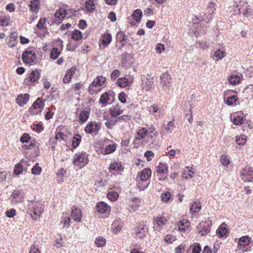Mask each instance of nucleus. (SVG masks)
I'll return each mask as SVG.
<instances>
[{"instance_id":"052dcab7","label":"nucleus","mask_w":253,"mask_h":253,"mask_svg":"<svg viewBox=\"0 0 253 253\" xmlns=\"http://www.w3.org/2000/svg\"><path fill=\"white\" fill-rule=\"evenodd\" d=\"M159 111V108L156 105H153L149 107V111L152 114L158 113Z\"/></svg>"},{"instance_id":"f03ea898","label":"nucleus","mask_w":253,"mask_h":253,"mask_svg":"<svg viewBox=\"0 0 253 253\" xmlns=\"http://www.w3.org/2000/svg\"><path fill=\"white\" fill-rule=\"evenodd\" d=\"M215 4L213 2L209 3L204 13V16L202 18V20L209 23L213 18L215 8L214 7Z\"/></svg>"},{"instance_id":"6e6552de","label":"nucleus","mask_w":253,"mask_h":253,"mask_svg":"<svg viewBox=\"0 0 253 253\" xmlns=\"http://www.w3.org/2000/svg\"><path fill=\"white\" fill-rule=\"evenodd\" d=\"M241 177L244 181H252L253 180V170L251 168H245L241 172Z\"/></svg>"},{"instance_id":"39448f33","label":"nucleus","mask_w":253,"mask_h":253,"mask_svg":"<svg viewBox=\"0 0 253 253\" xmlns=\"http://www.w3.org/2000/svg\"><path fill=\"white\" fill-rule=\"evenodd\" d=\"M36 57V53L31 50H26L22 54V60L26 64L32 63L35 61Z\"/></svg>"},{"instance_id":"bf43d9fd","label":"nucleus","mask_w":253,"mask_h":253,"mask_svg":"<svg viewBox=\"0 0 253 253\" xmlns=\"http://www.w3.org/2000/svg\"><path fill=\"white\" fill-rule=\"evenodd\" d=\"M67 213H63L62 221L61 222H63L65 225H70L71 218L70 217L67 216Z\"/></svg>"},{"instance_id":"9b49d317","label":"nucleus","mask_w":253,"mask_h":253,"mask_svg":"<svg viewBox=\"0 0 253 253\" xmlns=\"http://www.w3.org/2000/svg\"><path fill=\"white\" fill-rule=\"evenodd\" d=\"M71 215L76 221H81L82 214L81 210L78 207L74 206L72 208Z\"/></svg>"},{"instance_id":"8fccbe9b","label":"nucleus","mask_w":253,"mask_h":253,"mask_svg":"<svg viewBox=\"0 0 253 253\" xmlns=\"http://www.w3.org/2000/svg\"><path fill=\"white\" fill-rule=\"evenodd\" d=\"M117 118L108 120L105 123V126L108 128L111 129L117 122Z\"/></svg>"},{"instance_id":"37998d69","label":"nucleus","mask_w":253,"mask_h":253,"mask_svg":"<svg viewBox=\"0 0 253 253\" xmlns=\"http://www.w3.org/2000/svg\"><path fill=\"white\" fill-rule=\"evenodd\" d=\"M60 52L57 47H53L50 53V58L55 60L59 56Z\"/></svg>"},{"instance_id":"412c9836","label":"nucleus","mask_w":253,"mask_h":253,"mask_svg":"<svg viewBox=\"0 0 253 253\" xmlns=\"http://www.w3.org/2000/svg\"><path fill=\"white\" fill-rule=\"evenodd\" d=\"M117 41L122 43V46L125 45V43L123 42H126L128 39V37L126 35L123 31H119L118 32L116 37Z\"/></svg>"},{"instance_id":"79ce46f5","label":"nucleus","mask_w":253,"mask_h":253,"mask_svg":"<svg viewBox=\"0 0 253 253\" xmlns=\"http://www.w3.org/2000/svg\"><path fill=\"white\" fill-rule=\"evenodd\" d=\"M46 22V18H40L36 25V27L40 30L46 29V27H45Z\"/></svg>"},{"instance_id":"7ed1b4c3","label":"nucleus","mask_w":253,"mask_h":253,"mask_svg":"<svg viewBox=\"0 0 253 253\" xmlns=\"http://www.w3.org/2000/svg\"><path fill=\"white\" fill-rule=\"evenodd\" d=\"M160 87L164 92L169 91L170 87L171 77L168 73H164L160 76Z\"/></svg>"},{"instance_id":"a211bd4d","label":"nucleus","mask_w":253,"mask_h":253,"mask_svg":"<svg viewBox=\"0 0 253 253\" xmlns=\"http://www.w3.org/2000/svg\"><path fill=\"white\" fill-rule=\"evenodd\" d=\"M168 167L167 164L163 163H160L156 170L157 173L168 174Z\"/></svg>"},{"instance_id":"473e14b6","label":"nucleus","mask_w":253,"mask_h":253,"mask_svg":"<svg viewBox=\"0 0 253 253\" xmlns=\"http://www.w3.org/2000/svg\"><path fill=\"white\" fill-rule=\"evenodd\" d=\"M132 16L137 22H139L142 16V12L141 10L137 9L133 12Z\"/></svg>"},{"instance_id":"6ab92c4d","label":"nucleus","mask_w":253,"mask_h":253,"mask_svg":"<svg viewBox=\"0 0 253 253\" xmlns=\"http://www.w3.org/2000/svg\"><path fill=\"white\" fill-rule=\"evenodd\" d=\"M147 133L148 132L146 128L141 127L136 132L135 140H140V139L144 138L147 135Z\"/></svg>"},{"instance_id":"72a5a7b5","label":"nucleus","mask_w":253,"mask_h":253,"mask_svg":"<svg viewBox=\"0 0 253 253\" xmlns=\"http://www.w3.org/2000/svg\"><path fill=\"white\" fill-rule=\"evenodd\" d=\"M201 209V206L198 202H194L190 206V211L194 213H198Z\"/></svg>"},{"instance_id":"0eeeda50","label":"nucleus","mask_w":253,"mask_h":253,"mask_svg":"<svg viewBox=\"0 0 253 253\" xmlns=\"http://www.w3.org/2000/svg\"><path fill=\"white\" fill-rule=\"evenodd\" d=\"M251 238L248 236L241 237L239 239L238 247L242 251H247L250 247Z\"/></svg>"},{"instance_id":"c03bdc74","label":"nucleus","mask_w":253,"mask_h":253,"mask_svg":"<svg viewBox=\"0 0 253 253\" xmlns=\"http://www.w3.org/2000/svg\"><path fill=\"white\" fill-rule=\"evenodd\" d=\"M89 117V112L87 111H82L79 115V120L81 122H85Z\"/></svg>"},{"instance_id":"dca6fc26","label":"nucleus","mask_w":253,"mask_h":253,"mask_svg":"<svg viewBox=\"0 0 253 253\" xmlns=\"http://www.w3.org/2000/svg\"><path fill=\"white\" fill-rule=\"evenodd\" d=\"M44 103L43 101L42 98H38L36 101L33 103L32 106L30 108L29 111H31L33 109H39L43 108Z\"/></svg>"},{"instance_id":"9d476101","label":"nucleus","mask_w":253,"mask_h":253,"mask_svg":"<svg viewBox=\"0 0 253 253\" xmlns=\"http://www.w3.org/2000/svg\"><path fill=\"white\" fill-rule=\"evenodd\" d=\"M73 163L74 165H79L80 163L85 165L87 164L88 163V159L86 157L85 153L76 154Z\"/></svg>"},{"instance_id":"423d86ee","label":"nucleus","mask_w":253,"mask_h":253,"mask_svg":"<svg viewBox=\"0 0 253 253\" xmlns=\"http://www.w3.org/2000/svg\"><path fill=\"white\" fill-rule=\"evenodd\" d=\"M141 87L146 91L151 90L154 87V81L152 78H148L144 76L141 78Z\"/></svg>"},{"instance_id":"1a4fd4ad","label":"nucleus","mask_w":253,"mask_h":253,"mask_svg":"<svg viewBox=\"0 0 253 253\" xmlns=\"http://www.w3.org/2000/svg\"><path fill=\"white\" fill-rule=\"evenodd\" d=\"M101 126L100 123H97L94 122H89L85 127V131L86 133L91 134L93 132L97 133L100 129Z\"/></svg>"},{"instance_id":"de8ad7c7","label":"nucleus","mask_w":253,"mask_h":253,"mask_svg":"<svg viewBox=\"0 0 253 253\" xmlns=\"http://www.w3.org/2000/svg\"><path fill=\"white\" fill-rule=\"evenodd\" d=\"M158 136V132H153L152 133L147 134V138L152 143L155 142Z\"/></svg>"},{"instance_id":"4d7b16f0","label":"nucleus","mask_w":253,"mask_h":253,"mask_svg":"<svg viewBox=\"0 0 253 253\" xmlns=\"http://www.w3.org/2000/svg\"><path fill=\"white\" fill-rule=\"evenodd\" d=\"M220 161L221 163L226 166L229 164V160L227 156L222 155L221 156L220 158Z\"/></svg>"},{"instance_id":"a19ab883","label":"nucleus","mask_w":253,"mask_h":253,"mask_svg":"<svg viewBox=\"0 0 253 253\" xmlns=\"http://www.w3.org/2000/svg\"><path fill=\"white\" fill-rule=\"evenodd\" d=\"M246 138L245 135L242 134L239 137H236V142L239 145H243L246 142Z\"/></svg>"},{"instance_id":"c85d7f7f","label":"nucleus","mask_w":253,"mask_h":253,"mask_svg":"<svg viewBox=\"0 0 253 253\" xmlns=\"http://www.w3.org/2000/svg\"><path fill=\"white\" fill-rule=\"evenodd\" d=\"M227 232V229L221 224L216 230V233L219 237H223Z\"/></svg>"},{"instance_id":"2eb2a0df","label":"nucleus","mask_w":253,"mask_h":253,"mask_svg":"<svg viewBox=\"0 0 253 253\" xmlns=\"http://www.w3.org/2000/svg\"><path fill=\"white\" fill-rule=\"evenodd\" d=\"M110 112L111 116L113 118H115L123 113V109H122L121 107L117 105L115 106H112V107L110 109Z\"/></svg>"},{"instance_id":"ddd939ff","label":"nucleus","mask_w":253,"mask_h":253,"mask_svg":"<svg viewBox=\"0 0 253 253\" xmlns=\"http://www.w3.org/2000/svg\"><path fill=\"white\" fill-rule=\"evenodd\" d=\"M29 99V94L25 93L19 95L16 99V103L20 106H23L25 105Z\"/></svg>"},{"instance_id":"864d4df0","label":"nucleus","mask_w":253,"mask_h":253,"mask_svg":"<svg viewBox=\"0 0 253 253\" xmlns=\"http://www.w3.org/2000/svg\"><path fill=\"white\" fill-rule=\"evenodd\" d=\"M116 146L115 145H109L105 149V154H109L114 152L116 150Z\"/></svg>"},{"instance_id":"5701e85b","label":"nucleus","mask_w":253,"mask_h":253,"mask_svg":"<svg viewBox=\"0 0 253 253\" xmlns=\"http://www.w3.org/2000/svg\"><path fill=\"white\" fill-rule=\"evenodd\" d=\"M167 219L164 217H158L154 220V224H157L161 228L167 223Z\"/></svg>"},{"instance_id":"aec40b11","label":"nucleus","mask_w":253,"mask_h":253,"mask_svg":"<svg viewBox=\"0 0 253 253\" xmlns=\"http://www.w3.org/2000/svg\"><path fill=\"white\" fill-rule=\"evenodd\" d=\"M242 80V75H232L229 78L230 84L235 85L239 84Z\"/></svg>"},{"instance_id":"774afa93","label":"nucleus","mask_w":253,"mask_h":253,"mask_svg":"<svg viewBox=\"0 0 253 253\" xmlns=\"http://www.w3.org/2000/svg\"><path fill=\"white\" fill-rule=\"evenodd\" d=\"M29 253H41V252L35 245H33L31 246Z\"/></svg>"},{"instance_id":"2f4dec72","label":"nucleus","mask_w":253,"mask_h":253,"mask_svg":"<svg viewBox=\"0 0 253 253\" xmlns=\"http://www.w3.org/2000/svg\"><path fill=\"white\" fill-rule=\"evenodd\" d=\"M237 100L238 97L235 95L227 97L226 99L224 98L225 103L228 105H233Z\"/></svg>"},{"instance_id":"603ef678","label":"nucleus","mask_w":253,"mask_h":253,"mask_svg":"<svg viewBox=\"0 0 253 253\" xmlns=\"http://www.w3.org/2000/svg\"><path fill=\"white\" fill-rule=\"evenodd\" d=\"M225 55L226 53L222 50H220V49L216 50L214 54V56L217 58V60L218 59H221L224 57H225Z\"/></svg>"},{"instance_id":"5fc2aeb1","label":"nucleus","mask_w":253,"mask_h":253,"mask_svg":"<svg viewBox=\"0 0 253 253\" xmlns=\"http://www.w3.org/2000/svg\"><path fill=\"white\" fill-rule=\"evenodd\" d=\"M23 172L22 165L20 164L15 165L14 169V173L16 175H19Z\"/></svg>"},{"instance_id":"58836bf2","label":"nucleus","mask_w":253,"mask_h":253,"mask_svg":"<svg viewBox=\"0 0 253 253\" xmlns=\"http://www.w3.org/2000/svg\"><path fill=\"white\" fill-rule=\"evenodd\" d=\"M117 84L119 86L125 87L128 85V81L126 78H121L117 80Z\"/></svg>"},{"instance_id":"e433bc0d","label":"nucleus","mask_w":253,"mask_h":253,"mask_svg":"<svg viewBox=\"0 0 253 253\" xmlns=\"http://www.w3.org/2000/svg\"><path fill=\"white\" fill-rule=\"evenodd\" d=\"M244 121L243 116L236 115L232 120V123L236 126H239L243 124Z\"/></svg>"},{"instance_id":"69168bd1","label":"nucleus","mask_w":253,"mask_h":253,"mask_svg":"<svg viewBox=\"0 0 253 253\" xmlns=\"http://www.w3.org/2000/svg\"><path fill=\"white\" fill-rule=\"evenodd\" d=\"M16 213L15 210L14 209H11L9 210H7L5 212V214L7 217L9 218L13 217Z\"/></svg>"},{"instance_id":"a878e982","label":"nucleus","mask_w":253,"mask_h":253,"mask_svg":"<svg viewBox=\"0 0 253 253\" xmlns=\"http://www.w3.org/2000/svg\"><path fill=\"white\" fill-rule=\"evenodd\" d=\"M106 81V78L103 76L97 77L92 83V85L95 86H99L102 85Z\"/></svg>"},{"instance_id":"393cba45","label":"nucleus","mask_w":253,"mask_h":253,"mask_svg":"<svg viewBox=\"0 0 253 253\" xmlns=\"http://www.w3.org/2000/svg\"><path fill=\"white\" fill-rule=\"evenodd\" d=\"M112 41V36L110 34L105 33L103 35V39L101 40V43L105 45H108Z\"/></svg>"},{"instance_id":"cd10ccee","label":"nucleus","mask_w":253,"mask_h":253,"mask_svg":"<svg viewBox=\"0 0 253 253\" xmlns=\"http://www.w3.org/2000/svg\"><path fill=\"white\" fill-rule=\"evenodd\" d=\"M189 222L187 220H183L180 221L179 224V230L184 232L186 229L188 228Z\"/></svg>"},{"instance_id":"20e7f679","label":"nucleus","mask_w":253,"mask_h":253,"mask_svg":"<svg viewBox=\"0 0 253 253\" xmlns=\"http://www.w3.org/2000/svg\"><path fill=\"white\" fill-rule=\"evenodd\" d=\"M148 231V229L143 225L141 224L139 226L137 227L134 229L133 234L135 236L136 239H143L146 237V233Z\"/></svg>"},{"instance_id":"6e6d98bb","label":"nucleus","mask_w":253,"mask_h":253,"mask_svg":"<svg viewBox=\"0 0 253 253\" xmlns=\"http://www.w3.org/2000/svg\"><path fill=\"white\" fill-rule=\"evenodd\" d=\"M243 13L244 16L249 17L253 14V10L249 7V6H248L246 9L243 10Z\"/></svg>"},{"instance_id":"e2e57ef3","label":"nucleus","mask_w":253,"mask_h":253,"mask_svg":"<svg viewBox=\"0 0 253 253\" xmlns=\"http://www.w3.org/2000/svg\"><path fill=\"white\" fill-rule=\"evenodd\" d=\"M30 139L29 134L27 133H24L23 135L21 137L20 141L22 142H28Z\"/></svg>"},{"instance_id":"a18cd8bd","label":"nucleus","mask_w":253,"mask_h":253,"mask_svg":"<svg viewBox=\"0 0 253 253\" xmlns=\"http://www.w3.org/2000/svg\"><path fill=\"white\" fill-rule=\"evenodd\" d=\"M107 197L111 201H115L118 198V194L115 191H109L107 194Z\"/></svg>"},{"instance_id":"ea45409f","label":"nucleus","mask_w":253,"mask_h":253,"mask_svg":"<svg viewBox=\"0 0 253 253\" xmlns=\"http://www.w3.org/2000/svg\"><path fill=\"white\" fill-rule=\"evenodd\" d=\"M95 244L97 247H102L106 244V239L102 237L96 239Z\"/></svg>"},{"instance_id":"c9c22d12","label":"nucleus","mask_w":253,"mask_h":253,"mask_svg":"<svg viewBox=\"0 0 253 253\" xmlns=\"http://www.w3.org/2000/svg\"><path fill=\"white\" fill-rule=\"evenodd\" d=\"M81 141V136L80 134H76L73 138L72 146L76 148L80 144Z\"/></svg>"},{"instance_id":"338daca9","label":"nucleus","mask_w":253,"mask_h":253,"mask_svg":"<svg viewBox=\"0 0 253 253\" xmlns=\"http://www.w3.org/2000/svg\"><path fill=\"white\" fill-rule=\"evenodd\" d=\"M165 240L167 243H172L175 240V238L171 235H167L165 237Z\"/></svg>"},{"instance_id":"09e8293b","label":"nucleus","mask_w":253,"mask_h":253,"mask_svg":"<svg viewBox=\"0 0 253 253\" xmlns=\"http://www.w3.org/2000/svg\"><path fill=\"white\" fill-rule=\"evenodd\" d=\"M42 169V168L39 167L38 163H36L32 169V173L35 175H39Z\"/></svg>"},{"instance_id":"f3484780","label":"nucleus","mask_w":253,"mask_h":253,"mask_svg":"<svg viewBox=\"0 0 253 253\" xmlns=\"http://www.w3.org/2000/svg\"><path fill=\"white\" fill-rule=\"evenodd\" d=\"M69 11L63 8H60L56 11L54 16L56 18L62 21L64 18H67V12Z\"/></svg>"},{"instance_id":"680f3d73","label":"nucleus","mask_w":253,"mask_h":253,"mask_svg":"<svg viewBox=\"0 0 253 253\" xmlns=\"http://www.w3.org/2000/svg\"><path fill=\"white\" fill-rule=\"evenodd\" d=\"M126 97L127 95L125 92H122L120 93L118 96L119 101H120L123 103L126 102Z\"/></svg>"},{"instance_id":"f704fd0d","label":"nucleus","mask_w":253,"mask_h":253,"mask_svg":"<svg viewBox=\"0 0 253 253\" xmlns=\"http://www.w3.org/2000/svg\"><path fill=\"white\" fill-rule=\"evenodd\" d=\"M83 38L82 32L78 30H75L72 34V39L75 41H79Z\"/></svg>"},{"instance_id":"4c0bfd02","label":"nucleus","mask_w":253,"mask_h":253,"mask_svg":"<svg viewBox=\"0 0 253 253\" xmlns=\"http://www.w3.org/2000/svg\"><path fill=\"white\" fill-rule=\"evenodd\" d=\"M110 97V93L108 92H105L102 94L101 96L99 102L103 104H106L108 103V101L109 100Z\"/></svg>"},{"instance_id":"7c9ffc66","label":"nucleus","mask_w":253,"mask_h":253,"mask_svg":"<svg viewBox=\"0 0 253 253\" xmlns=\"http://www.w3.org/2000/svg\"><path fill=\"white\" fill-rule=\"evenodd\" d=\"M109 169L111 170L114 171H122L124 169L121 164L118 162H114L111 164Z\"/></svg>"},{"instance_id":"f8f14e48","label":"nucleus","mask_w":253,"mask_h":253,"mask_svg":"<svg viewBox=\"0 0 253 253\" xmlns=\"http://www.w3.org/2000/svg\"><path fill=\"white\" fill-rule=\"evenodd\" d=\"M152 171L150 169H144L142 171L138 172L137 176H139L142 181H146L151 175Z\"/></svg>"},{"instance_id":"4be33fe9","label":"nucleus","mask_w":253,"mask_h":253,"mask_svg":"<svg viewBox=\"0 0 253 253\" xmlns=\"http://www.w3.org/2000/svg\"><path fill=\"white\" fill-rule=\"evenodd\" d=\"M41 0H32L30 2V9L35 12H37L40 7Z\"/></svg>"},{"instance_id":"4468645a","label":"nucleus","mask_w":253,"mask_h":253,"mask_svg":"<svg viewBox=\"0 0 253 253\" xmlns=\"http://www.w3.org/2000/svg\"><path fill=\"white\" fill-rule=\"evenodd\" d=\"M96 210L98 212L104 213L110 211V207L105 202H100L96 206Z\"/></svg>"},{"instance_id":"13d9d810","label":"nucleus","mask_w":253,"mask_h":253,"mask_svg":"<svg viewBox=\"0 0 253 253\" xmlns=\"http://www.w3.org/2000/svg\"><path fill=\"white\" fill-rule=\"evenodd\" d=\"M22 192L21 189H16L13 191L11 194V197L14 199H16L22 196Z\"/></svg>"},{"instance_id":"f257e3e1","label":"nucleus","mask_w":253,"mask_h":253,"mask_svg":"<svg viewBox=\"0 0 253 253\" xmlns=\"http://www.w3.org/2000/svg\"><path fill=\"white\" fill-rule=\"evenodd\" d=\"M211 224L212 222L211 220L202 221L196 227L197 232L202 236H206L210 232Z\"/></svg>"},{"instance_id":"bb28decb","label":"nucleus","mask_w":253,"mask_h":253,"mask_svg":"<svg viewBox=\"0 0 253 253\" xmlns=\"http://www.w3.org/2000/svg\"><path fill=\"white\" fill-rule=\"evenodd\" d=\"M40 75L38 71H33L30 74L29 79L31 82L35 83L40 78Z\"/></svg>"},{"instance_id":"49530a36","label":"nucleus","mask_w":253,"mask_h":253,"mask_svg":"<svg viewBox=\"0 0 253 253\" xmlns=\"http://www.w3.org/2000/svg\"><path fill=\"white\" fill-rule=\"evenodd\" d=\"M161 197L163 201L165 202V203H168L171 199V195L170 192H166L162 193Z\"/></svg>"},{"instance_id":"3c124183","label":"nucleus","mask_w":253,"mask_h":253,"mask_svg":"<svg viewBox=\"0 0 253 253\" xmlns=\"http://www.w3.org/2000/svg\"><path fill=\"white\" fill-rule=\"evenodd\" d=\"M133 202H135V204L131 205L130 209L132 211H135L138 209L139 204H138V203H140V200L135 198L133 199Z\"/></svg>"},{"instance_id":"c756f323","label":"nucleus","mask_w":253,"mask_h":253,"mask_svg":"<svg viewBox=\"0 0 253 253\" xmlns=\"http://www.w3.org/2000/svg\"><path fill=\"white\" fill-rule=\"evenodd\" d=\"M164 129L168 133H171L174 128V125L172 121H169L166 124L163 125Z\"/></svg>"},{"instance_id":"b1692460","label":"nucleus","mask_w":253,"mask_h":253,"mask_svg":"<svg viewBox=\"0 0 253 253\" xmlns=\"http://www.w3.org/2000/svg\"><path fill=\"white\" fill-rule=\"evenodd\" d=\"M86 9L89 12H92L95 8V4L94 0H87L85 3Z\"/></svg>"},{"instance_id":"0e129e2a","label":"nucleus","mask_w":253,"mask_h":253,"mask_svg":"<svg viewBox=\"0 0 253 253\" xmlns=\"http://www.w3.org/2000/svg\"><path fill=\"white\" fill-rule=\"evenodd\" d=\"M120 75V72L117 69L114 70L111 75V79L112 81H114L117 78H118Z\"/></svg>"}]
</instances>
